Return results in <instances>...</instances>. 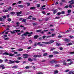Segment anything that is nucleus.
Masks as SVG:
<instances>
[{"instance_id":"nucleus-16","label":"nucleus","mask_w":74,"mask_h":74,"mask_svg":"<svg viewBox=\"0 0 74 74\" xmlns=\"http://www.w3.org/2000/svg\"><path fill=\"white\" fill-rule=\"evenodd\" d=\"M53 53H54V54H59V52L53 51Z\"/></svg>"},{"instance_id":"nucleus-57","label":"nucleus","mask_w":74,"mask_h":74,"mask_svg":"<svg viewBox=\"0 0 74 74\" xmlns=\"http://www.w3.org/2000/svg\"><path fill=\"white\" fill-rule=\"evenodd\" d=\"M45 37H46V36L45 35H44L42 36V38H43V39H45Z\"/></svg>"},{"instance_id":"nucleus-43","label":"nucleus","mask_w":74,"mask_h":74,"mask_svg":"<svg viewBox=\"0 0 74 74\" xmlns=\"http://www.w3.org/2000/svg\"><path fill=\"white\" fill-rule=\"evenodd\" d=\"M72 45V43L70 42L69 43H68V44L67 45L68 46L69 45Z\"/></svg>"},{"instance_id":"nucleus-59","label":"nucleus","mask_w":74,"mask_h":74,"mask_svg":"<svg viewBox=\"0 0 74 74\" xmlns=\"http://www.w3.org/2000/svg\"><path fill=\"white\" fill-rule=\"evenodd\" d=\"M4 62H8V59H6L5 60H4Z\"/></svg>"},{"instance_id":"nucleus-28","label":"nucleus","mask_w":74,"mask_h":74,"mask_svg":"<svg viewBox=\"0 0 74 74\" xmlns=\"http://www.w3.org/2000/svg\"><path fill=\"white\" fill-rule=\"evenodd\" d=\"M23 50V49H18V51H22Z\"/></svg>"},{"instance_id":"nucleus-52","label":"nucleus","mask_w":74,"mask_h":74,"mask_svg":"<svg viewBox=\"0 0 74 74\" xmlns=\"http://www.w3.org/2000/svg\"><path fill=\"white\" fill-rule=\"evenodd\" d=\"M69 7L71 8H73V6L71 4L69 5Z\"/></svg>"},{"instance_id":"nucleus-7","label":"nucleus","mask_w":74,"mask_h":74,"mask_svg":"<svg viewBox=\"0 0 74 74\" xmlns=\"http://www.w3.org/2000/svg\"><path fill=\"white\" fill-rule=\"evenodd\" d=\"M41 55H37L34 56V58H38V57H39V58H40L41 57Z\"/></svg>"},{"instance_id":"nucleus-62","label":"nucleus","mask_w":74,"mask_h":74,"mask_svg":"<svg viewBox=\"0 0 74 74\" xmlns=\"http://www.w3.org/2000/svg\"><path fill=\"white\" fill-rule=\"evenodd\" d=\"M69 37L70 38H74V36H71V35L70 36H69Z\"/></svg>"},{"instance_id":"nucleus-31","label":"nucleus","mask_w":74,"mask_h":74,"mask_svg":"<svg viewBox=\"0 0 74 74\" xmlns=\"http://www.w3.org/2000/svg\"><path fill=\"white\" fill-rule=\"evenodd\" d=\"M27 6L28 7L30 6V3H27Z\"/></svg>"},{"instance_id":"nucleus-64","label":"nucleus","mask_w":74,"mask_h":74,"mask_svg":"<svg viewBox=\"0 0 74 74\" xmlns=\"http://www.w3.org/2000/svg\"><path fill=\"white\" fill-rule=\"evenodd\" d=\"M37 74H43V73L42 72H39L37 73Z\"/></svg>"},{"instance_id":"nucleus-14","label":"nucleus","mask_w":74,"mask_h":74,"mask_svg":"<svg viewBox=\"0 0 74 74\" xmlns=\"http://www.w3.org/2000/svg\"><path fill=\"white\" fill-rule=\"evenodd\" d=\"M8 55L9 56H14L15 55V54H12L11 53H8Z\"/></svg>"},{"instance_id":"nucleus-19","label":"nucleus","mask_w":74,"mask_h":74,"mask_svg":"<svg viewBox=\"0 0 74 74\" xmlns=\"http://www.w3.org/2000/svg\"><path fill=\"white\" fill-rule=\"evenodd\" d=\"M53 55H49L48 56V57L49 58H53Z\"/></svg>"},{"instance_id":"nucleus-35","label":"nucleus","mask_w":74,"mask_h":74,"mask_svg":"<svg viewBox=\"0 0 74 74\" xmlns=\"http://www.w3.org/2000/svg\"><path fill=\"white\" fill-rule=\"evenodd\" d=\"M7 20L8 21V22H11V18H9Z\"/></svg>"},{"instance_id":"nucleus-41","label":"nucleus","mask_w":74,"mask_h":74,"mask_svg":"<svg viewBox=\"0 0 74 74\" xmlns=\"http://www.w3.org/2000/svg\"><path fill=\"white\" fill-rule=\"evenodd\" d=\"M62 3H65L66 2V0H62Z\"/></svg>"},{"instance_id":"nucleus-61","label":"nucleus","mask_w":74,"mask_h":74,"mask_svg":"<svg viewBox=\"0 0 74 74\" xmlns=\"http://www.w3.org/2000/svg\"><path fill=\"white\" fill-rule=\"evenodd\" d=\"M16 3H13L12 4V5H16Z\"/></svg>"},{"instance_id":"nucleus-8","label":"nucleus","mask_w":74,"mask_h":74,"mask_svg":"<svg viewBox=\"0 0 74 74\" xmlns=\"http://www.w3.org/2000/svg\"><path fill=\"white\" fill-rule=\"evenodd\" d=\"M10 32L11 34H15V33H16V30H13L12 32L11 31Z\"/></svg>"},{"instance_id":"nucleus-21","label":"nucleus","mask_w":74,"mask_h":74,"mask_svg":"<svg viewBox=\"0 0 74 74\" xmlns=\"http://www.w3.org/2000/svg\"><path fill=\"white\" fill-rule=\"evenodd\" d=\"M30 9V10H35L36 9V7H31Z\"/></svg>"},{"instance_id":"nucleus-37","label":"nucleus","mask_w":74,"mask_h":74,"mask_svg":"<svg viewBox=\"0 0 74 74\" xmlns=\"http://www.w3.org/2000/svg\"><path fill=\"white\" fill-rule=\"evenodd\" d=\"M33 60H34V61H37V59L36 58H34L32 59V61H33Z\"/></svg>"},{"instance_id":"nucleus-11","label":"nucleus","mask_w":74,"mask_h":74,"mask_svg":"<svg viewBox=\"0 0 74 74\" xmlns=\"http://www.w3.org/2000/svg\"><path fill=\"white\" fill-rule=\"evenodd\" d=\"M20 62V61L18 60H14V63H19Z\"/></svg>"},{"instance_id":"nucleus-30","label":"nucleus","mask_w":74,"mask_h":74,"mask_svg":"<svg viewBox=\"0 0 74 74\" xmlns=\"http://www.w3.org/2000/svg\"><path fill=\"white\" fill-rule=\"evenodd\" d=\"M3 55H8V53L7 52H5V53H4L3 54Z\"/></svg>"},{"instance_id":"nucleus-49","label":"nucleus","mask_w":74,"mask_h":74,"mask_svg":"<svg viewBox=\"0 0 74 74\" xmlns=\"http://www.w3.org/2000/svg\"><path fill=\"white\" fill-rule=\"evenodd\" d=\"M20 55H21V54L16 55L15 56V57H16V56H20Z\"/></svg>"},{"instance_id":"nucleus-44","label":"nucleus","mask_w":74,"mask_h":74,"mask_svg":"<svg viewBox=\"0 0 74 74\" xmlns=\"http://www.w3.org/2000/svg\"><path fill=\"white\" fill-rule=\"evenodd\" d=\"M22 59V58L21 57H18L17 58V59H18V60H21Z\"/></svg>"},{"instance_id":"nucleus-58","label":"nucleus","mask_w":74,"mask_h":74,"mask_svg":"<svg viewBox=\"0 0 74 74\" xmlns=\"http://www.w3.org/2000/svg\"><path fill=\"white\" fill-rule=\"evenodd\" d=\"M55 35H56V34H53L51 35V36L52 37H53L54 36H55Z\"/></svg>"},{"instance_id":"nucleus-5","label":"nucleus","mask_w":74,"mask_h":74,"mask_svg":"<svg viewBox=\"0 0 74 74\" xmlns=\"http://www.w3.org/2000/svg\"><path fill=\"white\" fill-rule=\"evenodd\" d=\"M16 15H17V16H21V15H20V14H22V12L21 11H20L19 12H16Z\"/></svg>"},{"instance_id":"nucleus-40","label":"nucleus","mask_w":74,"mask_h":74,"mask_svg":"<svg viewBox=\"0 0 74 74\" xmlns=\"http://www.w3.org/2000/svg\"><path fill=\"white\" fill-rule=\"evenodd\" d=\"M18 66H13L12 68H13V69H15V68H17V67Z\"/></svg>"},{"instance_id":"nucleus-6","label":"nucleus","mask_w":74,"mask_h":74,"mask_svg":"<svg viewBox=\"0 0 74 74\" xmlns=\"http://www.w3.org/2000/svg\"><path fill=\"white\" fill-rule=\"evenodd\" d=\"M9 62H8V64H13L14 63V61H12L11 60H9Z\"/></svg>"},{"instance_id":"nucleus-56","label":"nucleus","mask_w":74,"mask_h":74,"mask_svg":"<svg viewBox=\"0 0 74 74\" xmlns=\"http://www.w3.org/2000/svg\"><path fill=\"white\" fill-rule=\"evenodd\" d=\"M40 7V4H37V7L38 8L39 7Z\"/></svg>"},{"instance_id":"nucleus-53","label":"nucleus","mask_w":74,"mask_h":74,"mask_svg":"<svg viewBox=\"0 0 74 74\" xmlns=\"http://www.w3.org/2000/svg\"><path fill=\"white\" fill-rule=\"evenodd\" d=\"M2 17L4 18V19H6V18H7V16H2Z\"/></svg>"},{"instance_id":"nucleus-38","label":"nucleus","mask_w":74,"mask_h":74,"mask_svg":"<svg viewBox=\"0 0 74 74\" xmlns=\"http://www.w3.org/2000/svg\"><path fill=\"white\" fill-rule=\"evenodd\" d=\"M18 7H23V6L22 5H18Z\"/></svg>"},{"instance_id":"nucleus-15","label":"nucleus","mask_w":74,"mask_h":74,"mask_svg":"<svg viewBox=\"0 0 74 74\" xmlns=\"http://www.w3.org/2000/svg\"><path fill=\"white\" fill-rule=\"evenodd\" d=\"M73 63V61H71V62L69 63L68 64V66H69V65H71V64H72Z\"/></svg>"},{"instance_id":"nucleus-50","label":"nucleus","mask_w":74,"mask_h":74,"mask_svg":"<svg viewBox=\"0 0 74 74\" xmlns=\"http://www.w3.org/2000/svg\"><path fill=\"white\" fill-rule=\"evenodd\" d=\"M61 13L62 14H64V13H65V12L64 11H62L61 12Z\"/></svg>"},{"instance_id":"nucleus-46","label":"nucleus","mask_w":74,"mask_h":74,"mask_svg":"<svg viewBox=\"0 0 74 74\" xmlns=\"http://www.w3.org/2000/svg\"><path fill=\"white\" fill-rule=\"evenodd\" d=\"M25 69H30V67L29 66H26L25 67Z\"/></svg>"},{"instance_id":"nucleus-60","label":"nucleus","mask_w":74,"mask_h":74,"mask_svg":"<svg viewBox=\"0 0 74 74\" xmlns=\"http://www.w3.org/2000/svg\"><path fill=\"white\" fill-rule=\"evenodd\" d=\"M61 14V12H59L57 13V15H59Z\"/></svg>"},{"instance_id":"nucleus-33","label":"nucleus","mask_w":74,"mask_h":74,"mask_svg":"<svg viewBox=\"0 0 74 74\" xmlns=\"http://www.w3.org/2000/svg\"><path fill=\"white\" fill-rule=\"evenodd\" d=\"M3 66H4V65L3 64H2L0 65V67L2 68Z\"/></svg>"},{"instance_id":"nucleus-12","label":"nucleus","mask_w":74,"mask_h":74,"mask_svg":"<svg viewBox=\"0 0 74 74\" xmlns=\"http://www.w3.org/2000/svg\"><path fill=\"white\" fill-rule=\"evenodd\" d=\"M5 21V20L4 19H3V18L0 17V21L1 22L2 21Z\"/></svg>"},{"instance_id":"nucleus-47","label":"nucleus","mask_w":74,"mask_h":74,"mask_svg":"<svg viewBox=\"0 0 74 74\" xmlns=\"http://www.w3.org/2000/svg\"><path fill=\"white\" fill-rule=\"evenodd\" d=\"M55 49H56L55 48H53V49H51L50 50V51H53V50H55Z\"/></svg>"},{"instance_id":"nucleus-32","label":"nucleus","mask_w":74,"mask_h":74,"mask_svg":"<svg viewBox=\"0 0 74 74\" xmlns=\"http://www.w3.org/2000/svg\"><path fill=\"white\" fill-rule=\"evenodd\" d=\"M3 11L5 12H7L8 10H3Z\"/></svg>"},{"instance_id":"nucleus-3","label":"nucleus","mask_w":74,"mask_h":74,"mask_svg":"<svg viewBox=\"0 0 74 74\" xmlns=\"http://www.w3.org/2000/svg\"><path fill=\"white\" fill-rule=\"evenodd\" d=\"M23 56H26L23 57V58L24 59H27L28 58V56H29V55L27 54H24L23 55Z\"/></svg>"},{"instance_id":"nucleus-9","label":"nucleus","mask_w":74,"mask_h":74,"mask_svg":"<svg viewBox=\"0 0 74 74\" xmlns=\"http://www.w3.org/2000/svg\"><path fill=\"white\" fill-rule=\"evenodd\" d=\"M62 63H63V65H66L67 64V63L66 62V61L65 60H64L62 61Z\"/></svg>"},{"instance_id":"nucleus-29","label":"nucleus","mask_w":74,"mask_h":74,"mask_svg":"<svg viewBox=\"0 0 74 74\" xmlns=\"http://www.w3.org/2000/svg\"><path fill=\"white\" fill-rule=\"evenodd\" d=\"M56 45H57V46H59L61 45V44L60 43H56Z\"/></svg>"},{"instance_id":"nucleus-18","label":"nucleus","mask_w":74,"mask_h":74,"mask_svg":"<svg viewBox=\"0 0 74 74\" xmlns=\"http://www.w3.org/2000/svg\"><path fill=\"white\" fill-rule=\"evenodd\" d=\"M71 2H72V3H71L70 4L71 5H72L73 4H74V0H71Z\"/></svg>"},{"instance_id":"nucleus-54","label":"nucleus","mask_w":74,"mask_h":74,"mask_svg":"<svg viewBox=\"0 0 74 74\" xmlns=\"http://www.w3.org/2000/svg\"><path fill=\"white\" fill-rule=\"evenodd\" d=\"M63 48L62 47H60V50H63Z\"/></svg>"},{"instance_id":"nucleus-24","label":"nucleus","mask_w":74,"mask_h":74,"mask_svg":"<svg viewBox=\"0 0 74 74\" xmlns=\"http://www.w3.org/2000/svg\"><path fill=\"white\" fill-rule=\"evenodd\" d=\"M11 8H12L11 6H9V7L8 8V10L11 11Z\"/></svg>"},{"instance_id":"nucleus-22","label":"nucleus","mask_w":74,"mask_h":74,"mask_svg":"<svg viewBox=\"0 0 74 74\" xmlns=\"http://www.w3.org/2000/svg\"><path fill=\"white\" fill-rule=\"evenodd\" d=\"M42 31V29H39L38 30H37L36 32H37V33H39V32H41Z\"/></svg>"},{"instance_id":"nucleus-48","label":"nucleus","mask_w":74,"mask_h":74,"mask_svg":"<svg viewBox=\"0 0 74 74\" xmlns=\"http://www.w3.org/2000/svg\"><path fill=\"white\" fill-rule=\"evenodd\" d=\"M69 8V5H66L64 7V8Z\"/></svg>"},{"instance_id":"nucleus-1","label":"nucleus","mask_w":74,"mask_h":74,"mask_svg":"<svg viewBox=\"0 0 74 74\" xmlns=\"http://www.w3.org/2000/svg\"><path fill=\"white\" fill-rule=\"evenodd\" d=\"M33 34L32 32H31L30 33H29L28 32H26L25 34H23L22 35H21V36L22 37V40H25V38L24 36H27V34Z\"/></svg>"},{"instance_id":"nucleus-23","label":"nucleus","mask_w":74,"mask_h":74,"mask_svg":"<svg viewBox=\"0 0 74 74\" xmlns=\"http://www.w3.org/2000/svg\"><path fill=\"white\" fill-rule=\"evenodd\" d=\"M59 73V71L58 70H56L54 71V74H57V73Z\"/></svg>"},{"instance_id":"nucleus-42","label":"nucleus","mask_w":74,"mask_h":74,"mask_svg":"<svg viewBox=\"0 0 74 74\" xmlns=\"http://www.w3.org/2000/svg\"><path fill=\"white\" fill-rule=\"evenodd\" d=\"M7 37V35H5L2 36V37L3 38H5V37Z\"/></svg>"},{"instance_id":"nucleus-20","label":"nucleus","mask_w":74,"mask_h":74,"mask_svg":"<svg viewBox=\"0 0 74 74\" xmlns=\"http://www.w3.org/2000/svg\"><path fill=\"white\" fill-rule=\"evenodd\" d=\"M43 56H47L48 55V53H45L43 54Z\"/></svg>"},{"instance_id":"nucleus-45","label":"nucleus","mask_w":74,"mask_h":74,"mask_svg":"<svg viewBox=\"0 0 74 74\" xmlns=\"http://www.w3.org/2000/svg\"><path fill=\"white\" fill-rule=\"evenodd\" d=\"M3 62V60L0 59V63H1Z\"/></svg>"},{"instance_id":"nucleus-63","label":"nucleus","mask_w":74,"mask_h":74,"mask_svg":"<svg viewBox=\"0 0 74 74\" xmlns=\"http://www.w3.org/2000/svg\"><path fill=\"white\" fill-rule=\"evenodd\" d=\"M60 17H56L55 18L56 19H59L60 18Z\"/></svg>"},{"instance_id":"nucleus-34","label":"nucleus","mask_w":74,"mask_h":74,"mask_svg":"<svg viewBox=\"0 0 74 74\" xmlns=\"http://www.w3.org/2000/svg\"><path fill=\"white\" fill-rule=\"evenodd\" d=\"M55 67H60V65L59 64H56L55 65Z\"/></svg>"},{"instance_id":"nucleus-51","label":"nucleus","mask_w":74,"mask_h":74,"mask_svg":"<svg viewBox=\"0 0 74 74\" xmlns=\"http://www.w3.org/2000/svg\"><path fill=\"white\" fill-rule=\"evenodd\" d=\"M46 8H42V7L41 8H40V10H45Z\"/></svg>"},{"instance_id":"nucleus-39","label":"nucleus","mask_w":74,"mask_h":74,"mask_svg":"<svg viewBox=\"0 0 74 74\" xmlns=\"http://www.w3.org/2000/svg\"><path fill=\"white\" fill-rule=\"evenodd\" d=\"M11 14L12 15H15V13L14 12H11Z\"/></svg>"},{"instance_id":"nucleus-27","label":"nucleus","mask_w":74,"mask_h":74,"mask_svg":"<svg viewBox=\"0 0 74 74\" xmlns=\"http://www.w3.org/2000/svg\"><path fill=\"white\" fill-rule=\"evenodd\" d=\"M65 41H66L67 42H69V41H70V40L69 39H65Z\"/></svg>"},{"instance_id":"nucleus-13","label":"nucleus","mask_w":74,"mask_h":74,"mask_svg":"<svg viewBox=\"0 0 74 74\" xmlns=\"http://www.w3.org/2000/svg\"><path fill=\"white\" fill-rule=\"evenodd\" d=\"M26 19H23L22 20V22H24V23H26Z\"/></svg>"},{"instance_id":"nucleus-10","label":"nucleus","mask_w":74,"mask_h":74,"mask_svg":"<svg viewBox=\"0 0 74 74\" xmlns=\"http://www.w3.org/2000/svg\"><path fill=\"white\" fill-rule=\"evenodd\" d=\"M39 36L38 35H35L34 37V39H37Z\"/></svg>"},{"instance_id":"nucleus-17","label":"nucleus","mask_w":74,"mask_h":74,"mask_svg":"<svg viewBox=\"0 0 74 74\" xmlns=\"http://www.w3.org/2000/svg\"><path fill=\"white\" fill-rule=\"evenodd\" d=\"M33 17L32 16H29L26 19H31V17L32 18Z\"/></svg>"},{"instance_id":"nucleus-2","label":"nucleus","mask_w":74,"mask_h":74,"mask_svg":"<svg viewBox=\"0 0 74 74\" xmlns=\"http://www.w3.org/2000/svg\"><path fill=\"white\" fill-rule=\"evenodd\" d=\"M54 42V41L53 40H51L50 42H43L42 43L43 44H52V43H53Z\"/></svg>"},{"instance_id":"nucleus-25","label":"nucleus","mask_w":74,"mask_h":74,"mask_svg":"<svg viewBox=\"0 0 74 74\" xmlns=\"http://www.w3.org/2000/svg\"><path fill=\"white\" fill-rule=\"evenodd\" d=\"M28 60L29 61V62H32V61H33V60L31 59V58H28Z\"/></svg>"},{"instance_id":"nucleus-36","label":"nucleus","mask_w":74,"mask_h":74,"mask_svg":"<svg viewBox=\"0 0 74 74\" xmlns=\"http://www.w3.org/2000/svg\"><path fill=\"white\" fill-rule=\"evenodd\" d=\"M71 12V10H68L67 11V12L68 13H70Z\"/></svg>"},{"instance_id":"nucleus-4","label":"nucleus","mask_w":74,"mask_h":74,"mask_svg":"<svg viewBox=\"0 0 74 74\" xmlns=\"http://www.w3.org/2000/svg\"><path fill=\"white\" fill-rule=\"evenodd\" d=\"M50 63L53 64V63H58V61L56 60H52L50 62Z\"/></svg>"},{"instance_id":"nucleus-55","label":"nucleus","mask_w":74,"mask_h":74,"mask_svg":"<svg viewBox=\"0 0 74 74\" xmlns=\"http://www.w3.org/2000/svg\"><path fill=\"white\" fill-rule=\"evenodd\" d=\"M4 40H8V39H9V38H4Z\"/></svg>"},{"instance_id":"nucleus-26","label":"nucleus","mask_w":74,"mask_h":74,"mask_svg":"<svg viewBox=\"0 0 74 74\" xmlns=\"http://www.w3.org/2000/svg\"><path fill=\"white\" fill-rule=\"evenodd\" d=\"M69 74H74V71H71V72H70Z\"/></svg>"}]
</instances>
